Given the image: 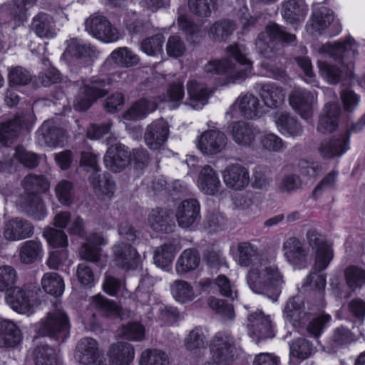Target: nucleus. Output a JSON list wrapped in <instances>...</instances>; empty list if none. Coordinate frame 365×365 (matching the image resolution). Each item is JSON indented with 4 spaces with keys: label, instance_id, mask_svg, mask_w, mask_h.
<instances>
[{
    "label": "nucleus",
    "instance_id": "obj_1",
    "mask_svg": "<svg viewBox=\"0 0 365 365\" xmlns=\"http://www.w3.org/2000/svg\"><path fill=\"white\" fill-rule=\"evenodd\" d=\"M238 262L243 267H251L247 282L255 293L267 296L272 302L277 300L284 283L283 277L275 265H267L256 247L250 242L238 244Z\"/></svg>",
    "mask_w": 365,
    "mask_h": 365
},
{
    "label": "nucleus",
    "instance_id": "obj_2",
    "mask_svg": "<svg viewBox=\"0 0 365 365\" xmlns=\"http://www.w3.org/2000/svg\"><path fill=\"white\" fill-rule=\"evenodd\" d=\"M228 53L245 68L237 66L232 59L225 58L209 61L203 66L204 77L213 80L217 86H225L244 81L250 75L252 63L247 58V49L242 44L227 47Z\"/></svg>",
    "mask_w": 365,
    "mask_h": 365
},
{
    "label": "nucleus",
    "instance_id": "obj_3",
    "mask_svg": "<svg viewBox=\"0 0 365 365\" xmlns=\"http://www.w3.org/2000/svg\"><path fill=\"white\" fill-rule=\"evenodd\" d=\"M110 84L111 81L108 78L93 77L84 81L75 97L74 109L78 111L88 109L94 102L108 93Z\"/></svg>",
    "mask_w": 365,
    "mask_h": 365
},
{
    "label": "nucleus",
    "instance_id": "obj_4",
    "mask_svg": "<svg viewBox=\"0 0 365 365\" xmlns=\"http://www.w3.org/2000/svg\"><path fill=\"white\" fill-rule=\"evenodd\" d=\"M69 320L61 304H55L40 322L39 334L63 341L69 333Z\"/></svg>",
    "mask_w": 365,
    "mask_h": 365
},
{
    "label": "nucleus",
    "instance_id": "obj_5",
    "mask_svg": "<svg viewBox=\"0 0 365 365\" xmlns=\"http://www.w3.org/2000/svg\"><path fill=\"white\" fill-rule=\"evenodd\" d=\"M295 40V35L287 33L275 23H270L266 26L265 31L258 35L255 46L258 52L264 58L274 60L277 57V53L273 48L274 41L292 43Z\"/></svg>",
    "mask_w": 365,
    "mask_h": 365
},
{
    "label": "nucleus",
    "instance_id": "obj_6",
    "mask_svg": "<svg viewBox=\"0 0 365 365\" xmlns=\"http://www.w3.org/2000/svg\"><path fill=\"white\" fill-rule=\"evenodd\" d=\"M212 360L216 363H232L239 354V348L233 336L220 331L217 332L209 343Z\"/></svg>",
    "mask_w": 365,
    "mask_h": 365
},
{
    "label": "nucleus",
    "instance_id": "obj_7",
    "mask_svg": "<svg viewBox=\"0 0 365 365\" xmlns=\"http://www.w3.org/2000/svg\"><path fill=\"white\" fill-rule=\"evenodd\" d=\"M85 30L96 39L104 43H113L120 38V31L104 16L95 13L84 22Z\"/></svg>",
    "mask_w": 365,
    "mask_h": 365
},
{
    "label": "nucleus",
    "instance_id": "obj_8",
    "mask_svg": "<svg viewBox=\"0 0 365 365\" xmlns=\"http://www.w3.org/2000/svg\"><path fill=\"white\" fill-rule=\"evenodd\" d=\"M309 247L314 252V272H320L328 267L333 259L334 253L331 245L325 238L315 230H309L306 233Z\"/></svg>",
    "mask_w": 365,
    "mask_h": 365
},
{
    "label": "nucleus",
    "instance_id": "obj_9",
    "mask_svg": "<svg viewBox=\"0 0 365 365\" xmlns=\"http://www.w3.org/2000/svg\"><path fill=\"white\" fill-rule=\"evenodd\" d=\"M282 251L287 262L296 269L307 267L311 261L308 249L296 237H289L283 242Z\"/></svg>",
    "mask_w": 365,
    "mask_h": 365
},
{
    "label": "nucleus",
    "instance_id": "obj_10",
    "mask_svg": "<svg viewBox=\"0 0 365 365\" xmlns=\"http://www.w3.org/2000/svg\"><path fill=\"white\" fill-rule=\"evenodd\" d=\"M34 286L21 288L14 287L7 291L6 302L17 312H26L29 310L31 301L39 292Z\"/></svg>",
    "mask_w": 365,
    "mask_h": 365
},
{
    "label": "nucleus",
    "instance_id": "obj_11",
    "mask_svg": "<svg viewBox=\"0 0 365 365\" xmlns=\"http://www.w3.org/2000/svg\"><path fill=\"white\" fill-rule=\"evenodd\" d=\"M175 217L178 225L187 229L200 219V205L196 199H187L176 206Z\"/></svg>",
    "mask_w": 365,
    "mask_h": 365
},
{
    "label": "nucleus",
    "instance_id": "obj_12",
    "mask_svg": "<svg viewBox=\"0 0 365 365\" xmlns=\"http://www.w3.org/2000/svg\"><path fill=\"white\" fill-rule=\"evenodd\" d=\"M227 138L220 130L204 132L197 143V148L205 155H212L221 153L226 147Z\"/></svg>",
    "mask_w": 365,
    "mask_h": 365
},
{
    "label": "nucleus",
    "instance_id": "obj_13",
    "mask_svg": "<svg viewBox=\"0 0 365 365\" xmlns=\"http://www.w3.org/2000/svg\"><path fill=\"white\" fill-rule=\"evenodd\" d=\"M101 52L93 45L81 43L76 38L67 41L64 55H71L86 66L91 65L98 58Z\"/></svg>",
    "mask_w": 365,
    "mask_h": 365
},
{
    "label": "nucleus",
    "instance_id": "obj_14",
    "mask_svg": "<svg viewBox=\"0 0 365 365\" xmlns=\"http://www.w3.org/2000/svg\"><path fill=\"white\" fill-rule=\"evenodd\" d=\"M34 227L29 221L16 217L7 221L4 227V237L9 241H19L31 237Z\"/></svg>",
    "mask_w": 365,
    "mask_h": 365
},
{
    "label": "nucleus",
    "instance_id": "obj_15",
    "mask_svg": "<svg viewBox=\"0 0 365 365\" xmlns=\"http://www.w3.org/2000/svg\"><path fill=\"white\" fill-rule=\"evenodd\" d=\"M222 175L226 186L235 190H241L250 182L248 170L238 163L228 165Z\"/></svg>",
    "mask_w": 365,
    "mask_h": 365
},
{
    "label": "nucleus",
    "instance_id": "obj_16",
    "mask_svg": "<svg viewBox=\"0 0 365 365\" xmlns=\"http://www.w3.org/2000/svg\"><path fill=\"white\" fill-rule=\"evenodd\" d=\"M168 135L169 127L167 122L163 119H158L146 127L144 140L151 150H158L165 144Z\"/></svg>",
    "mask_w": 365,
    "mask_h": 365
},
{
    "label": "nucleus",
    "instance_id": "obj_17",
    "mask_svg": "<svg viewBox=\"0 0 365 365\" xmlns=\"http://www.w3.org/2000/svg\"><path fill=\"white\" fill-rule=\"evenodd\" d=\"M103 162L106 167L111 171L120 172L130 163L129 152L124 145H111L104 155Z\"/></svg>",
    "mask_w": 365,
    "mask_h": 365
},
{
    "label": "nucleus",
    "instance_id": "obj_18",
    "mask_svg": "<svg viewBox=\"0 0 365 365\" xmlns=\"http://www.w3.org/2000/svg\"><path fill=\"white\" fill-rule=\"evenodd\" d=\"M322 53H327L335 59L344 61L354 58L357 54L356 41L352 37H349L344 41L328 43L322 46L319 49Z\"/></svg>",
    "mask_w": 365,
    "mask_h": 365
},
{
    "label": "nucleus",
    "instance_id": "obj_19",
    "mask_svg": "<svg viewBox=\"0 0 365 365\" xmlns=\"http://www.w3.org/2000/svg\"><path fill=\"white\" fill-rule=\"evenodd\" d=\"M314 93L304 89H295L289 96L290 106L302 118L308 119L312 115Z\"/></svg>",
    "mask_w": 365,
    "mask_h": 365
},
{
    "label": "nucleus",
    "instance_id": "obj_20",
    "mask_svg": "<svg viewBox=\"0 0 365 365\" xmlns=\"http://www.w3.org/2000/svg\"><path fill=\"white\" fill-rule=\"evenodd\" d=\"M237 107L242 116L247 119H256L263 114L262 106L257 96L252 93L240 95L230 110Z\"/></svg>",
    "mask_w": 365,
    "mask_h": 365
},
{
    "label": "nucleus",
    "instance_id": "obj_21",
    "mask_svg": "<svg viewBox=\"0 0 365 365\" xmlns=\"http://www.w3.org/2000/svg\"><path fill=\"white\" fill-rule=\"evenodd\" d=\"M341 108L338 103H327L319 118L317 130L322 133L334 132L339 124Z\"/></svg>",
    "mask_w": 365,
    "mask_h": 365
},
{
    "label": "nucleus",
    "instance_id": "obj_22",
    "mask_svg": "<svg viewBox=\"0 0 365 365\" xmlns=\"http://www.w3.org/2000/svg\"><path fill=\"white\" fill-rule=\"evenodd\" d=\"M114 258L118 267L126 269H135L138 263V253L131 245L118 242L113 247Z\"/></svg>",
    "mask_w": 365,
    "mask_h": 365
},
{
    "label": "nucleus",
    "instance_id": "obj_23",
    "mask_svg": "<svg viewBox=\"0 0 365 365\" xmlns=\"http://www.w3.org/2000/svg\"><path fill=\"white\" fill-rule=\"evenodd\" d=\"M259 94L264 105L270 108L279 107L285 99V93L279 85L268 82L258 85Z\"/></svg>",
    "mask_w": 365,
    "mask_h": 365
},
{
    "label": "nucleus",
    "instance_id": "obj_24",
    "mask_svg": "<svg viewBox=\"0 0 365 365\" xmlns=\"http://www.w3.org/2000/svg\"><path fill=\"white\" fill-rule=\"evenodd\" d=\"M284 316L293 326L303 325L309 319V314L305 310L304 304L299 297L290 298L284 307Z\"/></svg>",
    "mask_w": 365,
    "mask_h": 365
},
{
    "label": "nucleus",
    "instance_id": "obj_25",
    "mask_svg": "<svg viewBox=\"0 0 365 365\" xmlns=\"http://www.w3.org/2000/svg\"><path fill=\"white\" fill-rule=\"evenodd\" d=\"M38 135L39 141L46 145L56 147L63 143L66 137V132L62 128L57 127L53 120H48L41 125L38 131Z\"/></svg>",
    "mask_w": 365,
    "mask_h": 365
},
{
    "label": "nucleus",
    "instance_id": "obj_26",
    "mask_svg": "<svg viewBox=\"0 0 365 365\" xmlns=\"http://www.w3.org/2000/svg\"><path fill=\"white\" fill-rule=\"evenodd\" d=\"M108 355L115 365H129L134 359L135 350L130 343L118 341L110 346Z\"/></svg>",
    "mask_w": 365,
    "mask_h": 365
},
{
    "label": "nucleus",
    "instance_id": "obj_27",
    "mask_svg": "<svg viewBox=\"0 0 365 365\" xmlns=\"http://www.w3.org/2000/svg\"><path fill=\"white\" fill-rule=\"evenodd\" d=\"M231 135L234 141L242 146H250L259 134V130L244 121L232 123Z\"/></svg>",
    "mask_w": 365,
    "mask_h": 365
},
{
    "label": "nucleus",
    "instance_id": "obj_28",
    "mask_svg": "<svg viewBox=\"0 0 365 365\" xmlns=\"http://www.w3.org/2000/svg\"><path fill=\"white\" fill-rule=\"evenodd\" d=\"M349 149V135L341 134L339 137H333L328 141L322 142L318 150L323 158H331L340 156Z\"/></svg>",
    "mask_w": 365,
    "mask_h": 365
},
{
    "label": "nucleus",
    "instance_id": "obj_29",
    "mask_svg": "<svg viewBox=\"0 0 365 365\" xmlns=\"http://www.w3.org/2000/svg\"><path fill=\"white\" fill-rule=\"evenodd\" d=\"M197 185L201 192L210 195L217 194L221 188L219 177L210 165H205L200 171Z\"/></svg>",
    "mask_w": 365,
    "mask_h": 365
},
{
    "label": "nucleus",
    "instance_id": "obj_30",
    "mask_svg": "<svg viewBox=\"0 0 365 365\" xmlns=\"http://www.w3.org/2000/svg\"><path fill=\"white\" fill-rule=\"evenodd\" d=\"M31 29L40 38H52L57 34L53 19L46 13H39L34 17Z\"/></svg>",
    "mask_w": 365,
    "mask_h": 365
},
{
    "label": "nucleus",
    "instance_id": "obj_31",
    "mask_svg": "<svg viewBox=\"0 0 365 365\" xmlns=\"http://www.w3.org/2000/svg\"><path fill=\"white\" fill-rule=\"evenodd\" d=\"M22 340L18 327L9 319H0V347H14Z\"/></svg>",
    "mask_w": 365,
    "mask_h": 365
},
{
    "label": "nucleus",
    "instance_id": "obj_32",
    "mask_svg": "<svg viewBox=\"0 0 365 365\" xmlns=\"http://www.w3.org/2000/svg\"><path fill=\"white\" fill-rule=\"evenodd\" d=\"M274 120L279 132L284 135L295 138L303 133L302 125L294 118L286 112H277Z\"/></svg>",
    "mask_w": 365,
    "mask_h": 365
},
{
    "label": "nucleus",
    "instance_id": "obj_33",
    "mask_svg": "<svg viewBox=\"0 0 365 365\" xmlns=\"http://www.w3.org/2000/svg\"><path fill=\"white\" fill-rule=\"evenodd\" d=\"M26 120V115H18L11 120L0 123V143L4 145L11 143Z\"/></svg>",
    "mask_w": 365,
    "mask_h": 365
},
{
    "label": "nucleus",
    "instance_id": "obj_34",
    "mask_svg": "<svg viewBox=\"0 0 365 365\" xmlns=\"http://www.w3.org/2000/svg\"><path fill=\"white\" fill-rule=\"evenodd\" d=\"M98 357L97 341L92 338L81 339L77 346V359L83 365H90L96 362Z\"/></svg>",
    "mask_w": 365,
    "mask_h": 365
},
{
    "label": "nucleus",
    "instance_id": "obj_35",
    "mask_svg": "<svg viewBox=\"0 0 365 365\" xmlns=\"http://www.w3.org/2000/svg\"><path fill=\"white\" fill-rule=\"evenodd\" d=\"M43 255V245L39 240H29L21 244L19 257L23 264H32L41 259Z\"/></svg>",
    "mask_w": 365,
    "mask_h": 365
},
{
    "label": "nucleus",
    "instance_id": "obj_36",
    "mask_svg": "<svg viewBox=\"0 0 365 365\" xmlns=\"http://www.w3.org/2000/svg\"><path fill=\"white\" fill-rule=\"evenodd\" d=\"M307 6L302 0H287L282 4V15L291 24L304 20Z\"/></svg>",
    "mask_w": 365,
    "mask_h": 365
},
{
    "label": "nucleus",
    "instance_id": "obj_37",
    "mask_svg": "<svg viewBox=\"0 0 365 365\" xmlns=\"http://www.w3.org/2000/svg\"><path fill=\"white\" fill-rule=\"evenodd\" d=\"M26 214L35 220H42L47 216V210L43 200L35 193H27L24 202Z\"/></svg>",
    "mask_w": 365,
    "mask_h": 365
},
{
    "label": "nucleus",
    "instance_id": "obj_38",
    "mask_svg": "<svg viewBox=\"0 0 365 365\" xmlns=\"http://www.w3.org/2000/svg\"><path fill=\"white\" fill-rule=\"evenodd\" d=\"M187 91L190 100V104L194 109H200L207 104L208 92L205 84L191 79L187 83Z\"/></svg>",
    "mask_w": 365,
    "mask_h": 365
},
{
    "label": "nucleus",
    "instance_id": "obj_39",
    "mask_svg": "<svg viewBox=\"0 0 365 365\" xmlns=\"http://www.w3.org/2000/svg\"><path fill=\"white\" fill-rule=\"evenodd\" d=\"M247 327L253 333L261 337H270L272 335V324L268 316H265L262 311H257L248 317Z\"/></svg>",
    "mask_w": 365,
    "mask_h": 365
},
{
    "label": "nucleus",
    "instance_id": "obj_40",
    "mask_svg": "<svg viewBox=\"0 0 365 365\" xmlns=\"http://www.w3.org/2000/svg\"><path fill=\"white\" fill-rule=\"evenodd\" d=\"M148 224L152 230L158 232H169L173 228L169 214L161 209L153 210L149 213Z\"/></svg>",
    "mask_w": 365,
    "mask_h": 365
},
{
    "label": "nucleus",
    "instance_id": "obj_41",
    "mask_svg": "<svg viewBox=\"0 0 365 365\" xmlns=\"http://www.w3.org/2000/svg\"><path fill=\"white\" fill-rule=\"evenodd\" d=\"M334 20L332 11L327 7H321L314 11L312 19L307 24V29L309 32L315 33L327 28Z\"/></svg>",
    "mask_w": 365,
    "mask_h": 365
},
{
    "label": "nucleus",
    "instance_id": "obj_42",
    "mask_svg": "<svg viewBox=\"0 0 365 365\" xmlns=\"http://www.w3.org/2000/svg\"><path fill=\"white\" fill-rule=\"evenodd\" d=\"M208 331L201 327L192 329L185 338L184 345L187 350L196 352L197 350L205 349L208 344Z\"/></svg>",
    "mask_w": 365,
    "mask_h": 365
},
{
    "label": "nucleus",
    "instance_id": "obj_43",
    "mask_svg": "<svg viewBox=\"0 0 365 365\" xmlns=\"http://www.w3.org/2000/svg\"><path fill=\"white\" fill-rule=\"evenodd\" d=\"M157 108L156 104L150 101L140 99L133 104L123 114V118L126 120H140L149 113L153 112Z\"/></svg>",
    "mask_w": 365,
    "mask_h": 365
},
{
    "label": "nucleus",
    "instance_id": "obj_44",
    "mask_svg": "<svg viewBox=\"0 0 365 365\" xmlns=\"http://www.w3.org/2000/svg\"><path fill=\"white\" fill-rule=\"evenodd\" d=\"M200 258L195 250H184L177 260L175 269L178 274H183L196 269L200 264Z\"/></svg>",
    "mask_w": 365,
    "mask_h": 365
},
{
    "label": "nucleus",
    "instance_id": "obj_45",
    "mask_svg": "<svg viewBox=\"0 0 365 365\" xmlns=\"http://www.w3.org/2000/svg\"><path fill=\"white\" fill-rule=\"evenodd\" d=\"M41 286L45 292L54 297L61 296L65 288L63 278L56 272L45 273L41 279Z\"/></svg>",
    "mask_w": 365,
    "mask_h": 365
},
{
    "label": "nucleus",
    "instance_id": "obj_46",
    "mask_svg": "<svg viewBox=\"0 0 365 365\" xmlns=\"http://www.w3.org/2000/svg\"><path fill=\"white\" fill-rule=\"evenodd\" d=\"M235 29V24L229 20H220L212 24L207 31L208 36L214 41L221 42Z\"/></svg>",
    "mask_w": 365,
    "mask_h": 365
},
{
    "label": "nucleus",
    "instance_id": "obj_47",
    "mask_svg": "<svg viewBox=\"0 0 365 365\" xmlns=\"http://www.w3.org/2000/svg\"><path fill=\"white\" fill-rule=\"evenodd\" d=\"M175 255V247L171 244H165L155 249L153 253V261L158 267L168 270Z\"/></svg>",
    "mask_w": 365,
    "mask_h": 365
},
{
    "label": "nucleus",
    "instance_id": "obj_48",
    "mask_svg": "<svg viewBox=\"0 0 365 365\" xmlns=\"http://www.w3.org/2000/svg\"><path fill=\"white\" fill-rule=\"evenodd\" d=\"M170 291L174 299L180 303L190 302L195 298L192 287L184 280L174 281L170 285Z\"/></svg>",
    "mask_w": 365,
    "mask_h": 365
},
{
    "label": "nucleus",
    "instance_id": "obj_49",
    "mask_svg": "<svg viewBox=\"0 0 365 365\" xmlns=\"http://www.w3.org/2000/svg\"><path fill=\"white\" fill-rule=\"evenodd\" d=\"M110 58L121 67H130L137 65L140 58L127 47H120L112 51Z\"/></svg>",
    "mask_w": 365,
    "mask_h": 365
},
{
    "label": "nucleus",
    "instance_id": "obj_50",
    "mask_svg": "<svg viewBox=\"0 0 365 365\" xmlns=\"http://www.w3.org/2000/svg\"><path fill=\"white\" fill-rule=\"evenodd\" d=\"M188 8L192 14L207 18L217 9V0H188Z\"/></svg>",
    "mask_w": 365,
    "mask_h": 365
},
{
    "label": "nucleus",
    "instance_id": "obj_51",
    "mask_svg": "<svg viewBox=\"0 0 365 365\" xmlns=\"http://www.w3.org/2000/svg\"><path fill=\"white\" fill-rule=\"evenodd\" d=\"M33 355L36 365H58L56 351L48 345L38 346Z\"/></svg>",
    "mask_w": 365,
    "mask_h": 365
},
{
    "label": "nucleus",
    "instance_id": "obj_52",
    "mask_svg": "<svg viewBox=\"0 0 365 365\" xmlns=\"http://www.w3.org/2000/svg\"><path fill=\"white\" fill-rule=\"evenodd\" d=\"M347 286L354 291L365 286V270L357 266L351 265L344 271Z\"/></svg>",
    "mask_w": 365,
    "mask_h": 365
},
{
    "label": "nucleus",
    "instance_id": "obj_53",
    "mask_svg": "<svg viewBox=\"0 0 365 365\" xmlns=\"http://www.w3.org/2000/svg\"><path fill=\"white\" fill-rule=\"evenodd\" d=\"M168 354L160 349H146L142 352L140 365H169Z\"/></svg>",
    "mask_w": 365,
    "mask_h": 365
},
{
    "label": "nucleus",
    "instance_id": "obj_54",
    "mask_svg": "<svg viewBox=\"0 0 365 365\" xmlns=\"http://www.w3.org/2000/svg\"><path fill=\"white\" fill-rule=\"evenodd\" d=\"M89 180L94 189L98 190L106 195H112L115 189V183L113 178L108 174H104L102 179L98 174H92Z\"/></svg>",
    "mask_w": 365,
    "mask_h": 365
},
{
    "label": "nucleus",
    "instance_id": "obj_55",
    "mask_svg": "<svg viewBox=\"0 0 365 365\" xmlns=\"http://www.w3.org/2000/svg\"><path fill=\"white\" fill-rule=\"evenodd\" d=\"M272 182L270 170L263 166L255 167L252 171L251 186L257 190H266Z\"/></svg>",
    "mask_w": 365,
    "mask_h": 365
},
{
    "label": "nucleus",
    "instance_id": "obj_56",
    "mask_svg": "<svg viewBox=\"0 0 365 365\" xmlns=\"http://www.w3.org/2000/svg\"><path fill=\"white\" fill-rule=\"evenodd\" d=\"M354 340L351 331L345 327H339L334 331L333 336L329 341V349L336 352L340 347L349 344Z\"/></svg>",
    "mask_w": 365,
    "mask_h": 365
},
{
    "label": "nucleus",
    "instance_id": "obj_57",
    "mask_svg": "<svg viewBox=\"0 0 365 365\" xmlns=\"http://www.w3.org/2000/svg\"><path fill=\"white\" fill-rule=\"evenodd\" d=\"M31 81V75L29 71L21 66L8 68V81L9 86H23Z\"/></svg>",
    "mask_w": 365,
    "mask_h": 365
},
{
    "label": "nucleus",
    "instance_id": "obj_58",
    "mask_svg": "<svg viewBox=\"0 0 365 365\" xmlns=\"http://www.w3.org/2000/svg\"><path fill=\"white\" fill-rule=\"evenodd\" d=\"M164 36L157 34L144 38L140 43V49L148 56H156L163 51Z\"/></svg>",
    "mask_w": 365,
    "mask_h": 365
},
{
    "label": "nucleus",
    "instance_id": "obj_59",
    "mask_svg": "<svg viewBox=\"0 0 365 365\" xmlns=\"http://www.w3.org/2000/svg\"><path fill=\"white\" fill-rule=\"evenodd\" d=\"M55 195L61 204L69 205L73 199V183L66 180L59 181L55 186Z\"/></svg>",
    "mask_w": 365,
    "mask_h": 365
},
{
    "label": "nucleus",
    "instance_id": "obj_60",
    "mask_svg": "<svg viewBox=\"0 0 365 365\" xmlns=\"http://www.w3.org/2000/svg\"><path fill=\"white\" fill-rule=\"evenodd\" d=\"M22 185L28 193L43 192L48 188V182L43 175H28L24 178Z\"/></svg>",
    "mask_w": 365,
    "mask_h": 365
},
{
    "label": "nucleus",
    "instance_id": "obj_61",
    "mask_svg": "<svg viewBox=\"0 0 365 365\" xmlns=\"http://www.w3.org/2000/svg\"><path fill=\"white\" fill-rule=\"evenodd\" d=\"M185 96L183 83L177 79L169 84L167 88L166 101L172 103L171 106L176 108L182 103Z\"/></svg>",
    "mask_w": 365,
    "mask_h": 365
},
{
    "label": "nucleus",
    "instance_id": "obj_62",
    "mask_svg": "<svg viewBox=\"0 0 365 365\" xmlns=\"http://www.w3.org/2000/svg\"><path fill=\"white\" fill-rule=\"evenodd\" d=\"M43 235L53 247H65L68 245V237L63 230L47 227L44 229Z\"/></svg>",
    "mask_w": 365,
    "mask_h": 365
},
{
    "label": "nucleus",
    "instance_id": "obj_63",
    "mask_svg": "<svg viewBox=\"0 0 365 365\" xmlns=\"http://www.w3.org/2000/svg\"><path fill=\"white\" fill-rule=\"evenodd\" d=\"M320 76L329 83H338L341 77L342 71L336 66L326 62H319Z\"/></svg>",
    "mask_w": 365,
    "mask_h": 365
},
{
    "label": "nucleus",
    "instance_id": "obj_64",
    "mask_svg": "<svg viewBox=\"0 0 365 365\" xmlns=\"http://www.w3.org/2000/svg\"><path fill=\"white\" fill-rule=\"evenodd\" d=\"M260 143L264 150L272 153H279L286 148L283 140L272 133H267L262 136Z\"/></svg>",
    "mask_w": 365,
    "mask_h": 365
}]
</instances>
